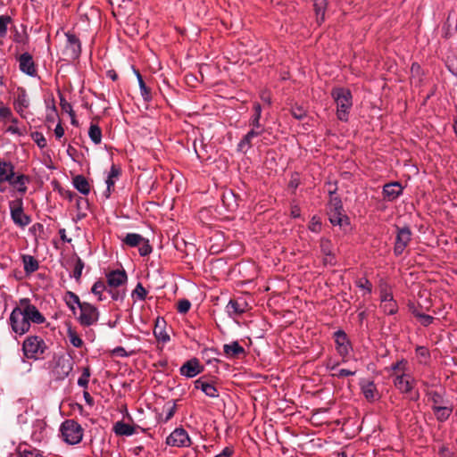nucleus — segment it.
I'll list each match as a JSON object with an SVG mask.
<instances>
[{"label": "nucleus", "instance_id": "nucleus-11", "mask_svg": "<svg viewBox=\"0 0 457 457\" xmlns=\"http://www.w3.org/2000/svg\"><path fill=\"white\" fill-rule=\"evenodd\" d=\"M19 306L22 312L25 314L29 323L33 322L36 324H42L45 322V317L35 305L30 303L29 299H21Z\"/></svg>", "mask_w": 457, "mask_h": 457}, {"label": "nucleus", "instance_id": "nucleus-64", "mask_svg": "<svg viewBox=\"0 0 457 457\" xmlns=\"http://www.w3.org/2000/svg\"><path fill=\"white\" fill-rule=\"evenodd\" d=\"M62 108L66 111V112H69L70 114L73 112L72 111V108L71 106V104H69L68 103L64 102L63 99H62Z\"/></svg>", "mask_w": 457, "mask_h": 457}, {"label": "nucleus", "instance_id": "nucleus-18", "mask_svg": "<svg viewBox=\"0 0 457 457\" xmlns=\"http://www.w3.org/2000/svg\"><path fill=\"white\" fill-rule=\"evenodd\" d=\"M19 67L20 70L31 77L36 76L37 69L33 61L32 56L29 53H24L20 55L19 59Z\"/></svg>", "mask_w": 457, "mask_h": 457}, {"label": "nucleus", "instance_id": "nucleus-61", "mask_svg": "<svg viewBox=\"0 0 457 457\" xmlns=\"http://www.w3.org/2000/svg\"><path fill=\"white\" fill-rule=\"evenodd\" d=\"M112 353L114 355L120 356V357H126V356H128V353H127L126 350L123 347H121V346L114 348L113 351H112Z\"/></svg>", "mask_w": 457, "mask_h": 457}, {"label": "nucleus", "instance_id": "nucleus-55", "mask_svg": "<svg viewBox=\"0 0 457 457\" xmlns=\"http://www.w3.org/2000/svg\"><path fill=\"white\" fill-rule=\"evenodd\" d=\"M138 85H139L140 92H141V95H142L143 98L145 101L150 100L151 99V93H150V90L145 86V83L144 81H141V83L138 84Z\"/></svg>", "mask_w": 457, "mask_h": 457}, {"label": "nucleus", "instance_id": "nucleus-23", "mask_svg": "<svg viewBox=\"0 0 457 457\" xmlns=\"http://www.w3.org/2000/svg\"><path fill=\"white\" fill-rule=\"evenodd\" d=\"M15 175V167L10 161L0 157V185L10 181L12 176Z\"/></svg>", "mask_w": 457, "mask_h": 457}, {"label": "nucleus", "instance_id": "nucleus-2", "mask_svg": "<svg viewBox=\"0 0 457 457\" xmlns=\"http://www.w3.org/2000/svg\"><path fill=\"white\" fill-rule=\"evenodd\" d=\"M332 96L337 104V118L342 121H346L353 105L350 90L343 87L336 88L332 91Z\"/></svg>", "mask_w": 457, "mask_h": 457}, {"label": "nucleus", "instance_id": "nucleus-16", "mask_svg": "<svg viewBox=\"0 0 457 457\" xmlns=\"http://www.w3.org/2000/svg\"><path fill=\"white\" fill-rule=\"evenodd\" d=\"M422 385L425 386V394L431 403L432 410L435 406H442L450 403V402L445 397V390L437 391L428 389V384L426 381H422Z\"/></svg>", "mask_w": 457, "mask_h": 457}, {"label": "nucleus", "instance_id": "nucleus-40", "mask_svg": "<svg viewBox=\"0 0 457 457\" xmlns=\"http://www.w3.org/2000/svg\"><path fill=\"white\" fill-rule=\"evenodd\" d=\"M88 136L93 143L98 145L102 141V131L101 129L96 125L91 124L88 129Z\"/></svg>", "mask_w": 457, "mask_h": 457}, {"label": "nucleus", "instance_id": "nucleus-41", "mask_svg": "<svg viewBox=\"0 0 457 457\" xmlns=\"http://www.w3.org/2000/svg\"><path fill=\"white\" fill-rule=\"evenodd\" d=\"M104 291H108V286H106L103 281H96L92 288L91 292L97 296L98 301H103L104 298L103 297V294Z\"/></svg>", "mask_w": 457, "mask_h": 457}, {"label": "nucleus", "instance_id": "nucleus-6", "mask_svg": "<svg viewBox=\"0 0 457 457\" xmlns=\"http://www.w3.org/2000/svg\"><path fill=\"white\" fill-rule=\"evenodd\" d=\"M99 319V312L93 304L83 302L79 304V313L77 320L83 327H90L96 324Z\"/></svg>", "mask_w": 457, "mask_h": 457}, {"label": "nucleus", "instance_id": "nucleus-27", "mask_svg": "<svg viewBox=\"0 0 457 457\" xmlns=\"http://www.w3.org/2000/svg\"><path fill=\"white\" fill-rule=\"evenodd\" d=\"M261 115H262L261 104L258 103H255L253 104V113L249 120V125L252 127V129H254L263 132L264 127H263V125H262L260 123Z\"/></svg>", "mask_w": 457, "mask_h": 457}, {"label": "nucleus", "instance_id": "nucleus-45", "mask_svg": "<svg viewBox=\"0 0 457 457\" xmlns=\"http://www.w3.org/2000/svg\"><path fill=\"white\" fill-rule=\"evenodd\" d=\"M11 22V17L7 15L0 16V37H4L7 33V26Z\"/></svg>", "mask_w": 457, "mask_h": 457}, {"label": "nucleus", "instance_id": "nucleus-56", "mask_svg": "<svg viewBox=\"0 0 457 457\" xmlns=\"http://www.w3.org/2000/svg\"><path fill=\"white\" fill-rule=\"evenodd\" d=\"M357 286L359 287H361L363 289H366L368 293H370L371 291V284L370 282L366 279V278H361L358 282H357Z\"/></svg>", "mask_w": 457, "mask_h": 457}, {"label": "nucleus", "instance_id": "nucleus-49", "mask_svg": "<svg viewBox=\"0 0 457 457\" xmlns=\"http://www.w3.org/2000/svg\"><path fill=\"white\" fill-rule=\"evenodd\" d=\"M291 113L297 120H302L306 116L305 109L300 105L293 106L291 109Z\"/></svg>", "mask_w": 457, "mask_h": 457}, {"label": "nucleus", "instance_id": "nucleus-37", "mask_svg": "<svg viewBox=\"0 0 457 457\" xmlns=\"http://www.w3.org/2000/svg\"><path fill=\"white\" fill-rule=\"evenodd\" d=\"M113 430L119 436H131L135 433V429L129 424L119 421L114 425Z\"/></svg>", "mask_w": 457, "mask_h": 457}, {"label": "nucleus", "instance_id": "nucleus-36", "mask_svg": "<svg viewBox=\"0 0 457 457\" xmlns=\"http://www.w3.org/2000/svg\"><path fill=\"white\" fill-rule=\"evenodd\" d=\"M64 301H65L66 304L68 305V307L71 309V311L75 315H76L75 306L77 305L79 308V304H81L83 303V302H80L79 296L71 291H67L65 293Z\"/></svg>", "mask_w": 457, "mask_h": 457}, {"label": "nucleus", "instance_id": "nucleus-7", "mask_svg": "<svg viewBox=\"0 0 457 457\" xmlns=\"http://www.w3.org/2000/svg\"><path fill=\"white\" fill-rule=\"evenodd\" d=\"M9 208L11 218L16 226L24 228L31 222L30 217L23 211V201L21 198L11 201Z\"/></svg>", "mask_w": 457, "mask_h": 457}, {"label": "nucleus", "instance_id": "nucleus-29", "mask_svg": "<svg viewBox=\"0 0 457 457\" xmlns=\"http://www.w3.org/2000/svg\"><path fill=\"white\" fill-rule=\"evenodd\" d=\"M164 323L165 322H164L163 320L157 319L156 320V323H155V327H154V335L156 337V339L159 342H162L163 344H165L168 341H170V336L165 331L164 327H163Z\"/></svg>", "mask_w": 457, "mask_h": 457}, {"label": "nucleus", "instance_id": "nucleus-50", "mask_svg": "<svg viewBox=\"0 0 457 457\" xmlns=\"http://www.w3.org/2000/svg\"><path fill=\"white\" fill-rule=\"evenodd\" d=\"M138 251L141 256H146L152 252V247L147 239L144 237L142 243L138 245Z\"/></svg>", "mask_w": 457, "mask_h": 457}, {"label": "nucleus", "instance_id": "nucleus-34", "mask_svg": "<svg viewBox=\"0 0 457 457\" xmlns=\"http://www.w3.org/2000/svg\"><path fill=\"white\" fill-rule=\"evenodd\" d=\"M74 187L83 195L90 192V186L87 179L81 175H78L73 179Z\"/></svg>", "mask_w": 457, "mask_h": 457}, {"label": "nucleus", "instance_id": "nucleus-54", "mask_svg": "<svg viewBox=\"0 0 457 457\" xmlns=\"http://www.w3.org/2000/svg\"><path fill=\"white\" fill-rule=\"evenodd\" d=\"M309 228L312 232L318 233V232H320V230L321 228V222L320 221L319 219H317L316 217H313L312 219V221H311L310 225H309Z\"/></svg>", "mask_w": 457, "mask_h": 457}, {"label": "nucleus", "instance_id": "nucleus-63", "mask_svg": "<svg viewBox=\"0 0 457 457\" xmlns=\"http://www.w3.org/2000/svg\"><path fill=\"white\" fill-rule=\"evenodd\" d=\"M380 297H381V303L388 302L389 299H394L393 298V295L391 293H388V292H382Z\"/></svg>", "mask_w": 457, "mask_h": 457}, {"label": "nucleus", "instance_id": "nucleus-13", "mask_svg": "<svg viewBox=\"0 0 457 457\" xmlns=\"http://www.w3.org/2000/svg\"><path fill=\"white\" fill-rule=\"evenodd\" d=\"M166 444L174 447H188L191 445V440L183 428H177L166 438Z\"/></svg>", "mask_w": 457, "mask_h": 457}, {"label": "nucleus", "instance_id": "nucleus-14", "mask_svg": "<svg viewBox=\"0 0 457 457\" xmlns=\"http://www.w3.org/2000/svg\"><path fill=\"white\" fill-rule=\"evenodd\" d=\"M29 106V98L26 90L19 87L15 93L13 100V107L21 118H26V110Z\"/></svg>", "mask_w": 457, "mask_h": 457}, {"label": "nucleus", "instance_id": "nucleus-62", "mask_svg": "<svg viewBox=\"0 0 457 457\" xmlns=\"http://www.w3.org/2000/svg\"><path fill=\"white\" fill-rule=\"evenodd\" d=\"M54 135L59 139L64 135V129L60 123H58L54 129Z\"/></svg>", "mask_w": 457, "mask_h": 457}, {"label": "nucleus", "instance_id": "nucleus-12", "mask_svg": "<svg viewBox=\"0 0 457 457\" xmlns=\"http://www.w3.org/2000/svg\"><path fill=\"white\" fill-rule=\"evenodd\" d=\"M66 43L62 52L65 58L75 60L79 58L81 53V45L79 39L71 32L65 33Z\"/></svg>", "mask_w": 457, "mask_h": 457}, {"label": "nucleus", "instance_id": "nucleus-24", "mask_svg": "<svg viewBox=\"0 0 457 457\" xmlns=\"http://www.w3.org/2000/svg\"><path fill=\"white\" fill-rule=\"evenodd\" d=\"M262 133L263 132L257 129H251V130L238 143V150L246 152L251 147L253 138L261 136Z\"/></svg>", "mask_w": 457, "mask_h": 457}, {"label": "nucleus", "instance_id": "nucleus-57", "mask_svg": "<svg viewBox=\"0 0 457 457\" xmlns=\"http://www.w3.org/2000/svg\"><path fill=\"white\" fill-rule=\"evenodd\" d=\"M21 457H40V453L36 450H23Z\"/></svg>", "mask_w": 457, "mask_h": 457}, {"label": "nucleus", "instance_id": "nucleus-32", "mask_svg": "<svg viewBox=\"0 0 457 457\" xmlns=\"http://www.w3.org/2000/svg\"><path fill=\"white\" fill-rule=\"evenodd\" d=\"M223 351L228 357H235L245 353L244 347L237 341L224 345Z\"/></svg>", "mask_w": 457, "mask_h": 457}, {"label": "nucleus", "instance_id": "nucleus-28", "mask_svg": "<svg viewBox=\"0 0 457 457\" xmlns=\"http://www.w3.org/2000/svg\"><path fill=\"white\" fill-rule=\"evenodd\" d=\"M195 388L202 390L209 397L216 398L219 396L216 387L209 382L197 379L195 382Z\"/></svg>", "mask_w": 457, "mask_h": 457}, {"label": "nucleus", "instance_id": "nucleus-39", "mask_svg": "<svg viewBox=\"0 0 457 457\" xmlns=\"http://www.w3.org/2000/svg\"><path fill=\"white\" fill-rule=\"evenodd\" d=\"M0 120L18 124V120L13 116L12 110L4 105L0 106Z\"/></svg>", "mask_w": 457, "mask_h": 457}, {"label": "nucleus", "instance_id": "nucleus-47", "mask_svg": "<svg viewBox=\"0 0 457 457\" xmlns=\"http://www.w3.org/2000/svg\"><path fill=\"white\" fill-rule=\"evenodd\" d=\"M416 354L418 358L420 359V362H427V361L429 359V352L428 350L424 346H419L416 348Z\"/></svg>", "mask_w": 457, "mask_h": 457}, {"label": "nucleus", "instance_id": "nucleus-35", "mask_svg": "<svg viewBox=\"0 0 457 457\" xmlns=\"http://www.w3.org/2000/svg\"><path fill=\"white\" fill-rule=\"evenodd\" d=\"M22 263L24 270L28 274L33 273L39 267L38 262L33 256L28 254L22 256Z\"/></svg>", "mask_w": 457, "mask_h": 457}, {"label": "nucleus", "instance_id": "nucleus-8", "mask_svg": "<svg viewBox=\"0 0 457 457\" xmlns=\"http://www.w3.org/2000/svg\"><path fill=\"white\" fill-rule=\"evenodd\" d=\"M9 320L12 331L17 335H24L30 328V323L19 305L11 312Z\"/></svg>", "mask_w": 457, "mask_h": 457}, {"label": "nucleus", "instance_id": "nucleus-10", "mask_svg": "<svg viewBox=\"0 0 457 457\" xmlns=\"http://www.w3.org/2000/svg\"><path fill=\"white\" fill-rule=\"evenodd\" d=\"M74 365L73 359L69 355L59 356L53 369V376L57 380H63L71 372Z\"/></svg>", "mask_w": 457, "mask_h": 457}, {"label": "nucleus", "instance_id": "nucleus-44", "mask_svg": "<svg viewBox=\"0 0 457 457\" xmlns=\"http://www.w3.org/2000/svg\"><path fill=\"white\" fill-rule=\"evenodd\" d=\"M90 377V370L88 367L83 369L82 375L78 379V385L81 387L87 388Z\"/></svg>", "mask_w": 457, "mask_h": 457}, {"label": "nucleus", "instance_id": "nucleus-38", "mask_svg": "<svg viewBox=\"0 0 457 457\" xmlns=\"http://www.w3.org/2000/svg\"><path fill=\"white\" fill-rule=\"evenodd\" d=\"M143 240H144V237L139 234L128 233L125 236L123 242L130 247H135V246H138L142 243Z\"/></svg>", "mask_w": 457, "mask_h": 457}, {"label": "nucleus", "instance_id": "nucleus-20", "mask_svg": "<svg viewBox=\"0 0 457 457\" xmlns=\"http://www.w3.org/2000/svg\"><path fill=\"white\" fill-rule=\"evenodd\" d=\"M29 182L30 179L28 176L15 172V175L12 176L10 181H7L6 183H8L14 189H16L17 192L20 193L21 195H24L28 190L27 186Z\"/></svg>", "mask_w": 457, "mask_h": 457}, {"label": "nucleus", "instance_id": "nucleus-30", "mask_svg": "<svg viewBox=\"0 0 457 457\" xmlns=\"http://www.w3.org/2000/svg\"><path fill=\"white\" fill-rule=\"evenodd\" d=\"M320 249L322 253L325 255L324 262L325 263L334 264L335 259L333 256V246L329 240L321 239L320 241Z\"/></svg>", "mask_w": 457, "mask_h": 457}, {"label": "nucleus", "instance_id": "nucleus-33", "mask_svg": "<svg viewBox=\"0 0 457 457\" xmlns=\"http://www.w3.org/2000/svg\"><path fill=\"white\" fill-rule=\"evenodd\" d=\"M327 4V0H314L313 7L316 15V21L319 24L325 21Z\"/></svg>", "mask_w": 457, "mask_h": 457}, {"label": "nucleus", "instance_id": "nucleus-60", "mask_svg": "<svg viewBox=\"0 0 457 457\" xmlns=\"http://www.w3.org/2000/svg\"><path fill=\"white\" fill-rule=\"evenodd\" d=\"M7 132H10V133L15 134V135H22V131L20 129V128L15 123H12V125L8 127Z\"/></svg>", "mask_w": 457, "mask_h": 457}, {"label": "nucleus", "instance_id": "nucleus-26", "mask_svg": "<svg viewBox=\"0 0 457 457\" xmlns=\"http://www.w3.org/2000/svg\"><path fill=\"white\" fill-rule=\"evenodd\" d=\"M453 410V405L451 403H447L442 406H435L432 411L437 421L445 422L451 416Z\"/></svg>", "mask_w": 457, "mask_h": 457}, {"label": "nucleus", "instance_id": "nucleus-4", "mask_svg": "<svg viewBox=\"0 0 457 457\" xmlns=\"http://www.w3.org/2000/svg\"><path fill=\"white\" fill-rule=\"evenodd\" d=\"M63 440L69 445L79 444L83 437V428L73 420H65L61 426Z\"/></svg>", "mask_w": 457, "mask_h": 457}, {"label": "nucleus", "instance_id": "nucleus-9", "mask_svg": "<svg viewBox=\"0 0 457 457\" xmlns=\"http://www.w3.org/2000/svg\"><path fill=\"white\" fill-rule=\"evenodd\" d=\"M328 220L334 226L342 227L344 224L348 223L347 217L344 214L341 201L337 197L330 200L328 209Z\"/></svg>", "mask_w": 457, "mask_h": 457}, {"label": "nucleus", "instance_id": "nucleus-48", "mask_svg": "<svg viewBox=\"0 0 457 457\" xmlns=\"http://www.w3.org/2000/svg\"><path fill=\"white\" fill-rule=\"evenodd\" d=\"M413 315L419 319L420 322L423 326H426V327L430 325L433 322V320H434V318L432 316L427 315V314H424V313H421V312H413Z\"/></svg>", "mask_w": 457, "mask_h": 457}, {"label": "nucleus", "instance_id": "nucleus-21", "mask_svg": "<svg viewBox=\"0 0 457 457\" xmlns=\"http://www.w3.org/2000/svg\"><path fill=\"white\" fill-rule=\"evenodd\" d=\"M247 310V303L243 299H231L227 306L226 312L229 317H237L243 314Z\"/></svg>", "mask_w": 457, "mask_h": 457}, {"label": "nucleus", "instance_id": "nucleus-43", "mask_svg": "<svg viewBox=\"0 0 457 457\" xmlns=\"http://www.w3.org/2000/svg\"><path fill=\"white\" fill-rule=\"evenodd\" d=\"M68 337L71 344L77 348H79L83 345V340L72 329L68 330Z\"/></svg>", "mask_w": 457, "mask_h": 457}, {"label": "nucleus", "instance_id": "nucleus-46", "mask_svg": "<svg viewBox=\"0 0 457 457\" xmlns=\"http://www.w3.org/2000/svg\"><path fill=\"white\" fill-rule=\"evenodd\" d=\"M146 295H147V291L145 290V288L142 286L141 283H138L137 286H136V288L134 289L133 293H132V296H137V298L138 300H145V297H146Z\"/></svg>", "mask_w": 457, "mask_h": 457}, {"label": "nucleus", "instance_id": "nucleus-19", "mask_svg": "<svg viewBox=\"0 0 457 457\" xmlns=\"http://www.w3.org/2000/svg\"><path fill=\"white\" fill-rule=\"evenodd\" d=\"M403 191L399 182H390L383 187V196L386 201L392 202L397 199Z\"/></svg>", "mask_w": 457, "mask_h": 457}, {"label": "nucleus", "instance_id": "nucleus-3", "mask_svg": "<svg viewBox=\"0 0 457 457\" xmlns=\"http://www.w3.org/2000/svg\"><path fill=\"white\" fill-rule=\"evenodd\" d=\"M108 293L113 300H121L125 295L124 290L120 287L127 282L128 277L124 270H112L106 275Z\"/></svg>", "mask_w": 457, "mask_h": 457}, {"label": "nucleus", "instance_id": "nucleus-15", "mask_svg": "<svg viewBox=\"0 0 457 457\" xmlns=\"http://www.w3.org/2000/svg\"><path fill=\"white\" fill-rule=\"evenodd\" d=\"M411 239V232L404 227L397 229L394 252L395 255H401Z\"/></svg>", "mask_w": 457, "mask_h": 457}, {"label": "nucleus", "instance_id": "nucleus-51", "mask_svg": "<svg viewBox=\"0 0 457 457\" xmlns=\"http://www.w3.org/2000/svg\"><path fill=\"white\" fill-rule=\"evenodd\" d=\"M83 268H84V262L81 261V259L79 258L76 261V263L74 265V270H73V278L76 280H79V278L82 275Z\"/></svg>", "mask_w": 457, "mask_h": 457}, {"label": "nucleus", "instance_id": "nucleus-17", "mask_svg": "<svg viewBox=\"0 0 457 457\" xmlns=\"http://www.w3.org/2000/svg\"><path fill=\"white\" fill-rule=\"evenodd\" d=\"M334 337L337 351L345 359L352 350L347 336L344 331L337 330L334 333Z\"/></svg>", "mask_w": 457, "mask_h": 457}, {"label": "nucleus", "instance_id": "nucleus-5", "mask_svg": "<svg viewBox=\"0 0 457 457\" xmlns=\"http://www.w3.org/2000/svg\"><path fill=\"white\" fill-rule=\"evenodd\" d=\"M46 348L45 341L37 336H30L23 342L22 349L24 354L29 359H38Z\"/></svg>", "mask_w": 457, "mask_h": 457}, {"label": "nucleus", "instance_id": "nucleus-42", "mask_svg": "<svg viewBox=\"0 0 457 457\" xmlns=\"http://www.w3.org/2000/svg\"><path fill=\"white\" fill-rule=\"evenodd\" d=\"M381 308L386 314L392 315L397 312L398 305L394 299H389L388 302L381 303Z\"/></svg>", "mask_w": 457, "mask_h": 457}, {"label": "nucleus", "instance_id": "nucleus-53", "mask_svg": "<svg viewBox=\"0 0 457 457\" xmlns=\"http://www.w3.org/2000/svg\"><path fill=\"white\" fill-rule=\"evenodd\" d=\"M33 138H34L35 142L37 143V145H38V147L44 148L46 146V140L41 133H38V132L35 133L33 135Z\"/></svg>", "mask_w": 457, "mask_h": 457}, {"label": "nucleus", "instance_id": "nucleus-58", "mask_svg": "<svg viewBox=\"0 0 457 457\" xmlns=\"http://www.w3.org/2000/svg\"><path fill=\"white\" fill-rule=\"evenodd\" d=\"M354 374H355V371L346 370V369H341L338 370V373L336 374V376L338 378H344V377H347V376H353Z\"/></svg>", "mask_w": 457, "mask_h": 457}, {"label": "nucleus", "instance_id": "nucleus-31", "mask_svg": "<svg viewBox=\"0 0 457 457\" xmlns=\"http://www.w3.org/2000/svg\"><path fill=\"white\" fill-rule=\"evenodd\" d=\"M361 392L368 401H375L378 398V392L373 382H366L362 384Z\"/></svg>", "mask_w": 457, "mask_h": 457}, {"label": "nucleus", "instance_id": "nucleus-52", "mask_svg": "<svg viewBox=\"0 0 457 457\" xmlns=\"http://www.w3.org/2000/svg\"><path fill=\"white\" fill-rule=\"evenodd\" d=\"M191 303L187 299H182L178 303V312L180 313H186L189 311Z\"/></svg>", "mask_w": 457, "mask_h": 457}, {"label": "nucleus", "instance_id": "nucleus-22", "mask_svg": "<svg viewBox=\"0 0 457 457\" xmlns=\"http://www.w3.org/2000/svg\"><path fill=\"white\" fill-rule=\"evenodd\" d=\"M202 371L199 361L195 358L185 362L180 368V374L187 378H194Z\"/></svg>", "mask_w": 457, "mask_h": 457}, {"label": "nucleus", "instance_id": "nucleus-25", "mask_svg": "<svg viewBox=\"0 0 457 457\" xmlns=\"http://www.w3.org/2000/svg\"><path fill=\"white\" fill-rule=\"evenodd\" d=\"M120 170L119 167L112 165L111 167V170L108 173V176L106 178L105 183H106V191H105V197L108 198L112 193V191L114 188L115 180L120 176Z\"/></svg>", "mask_w": 457, "mask_h": 457}, {"label": "nucleus", "instance_id": "nucleus-1", "mask_svg": "<svg viewBox=\"0 0 457 457\" xmlns=\"http://www.w3.org/2000/svg\"><path fill=\"white\" fill-rule=\"evenodd\" d=\"M390 376L393 378L395 386L403 394H408L412 391L416 384V379L412 377L409 363L402 359L393 363L388 368Z\"/></svg>", "mask_w": 457, "mask_h": 457}, {"label": "nucleus", "instance_id": "nucleus-59", "mask_svg": "<svg viewBox=\"0 0 457 457\" xmlns=\"http://www.w3.org/2000/svg\"><path fill=\"white\" fill-rule=\"evenodd\" d=\"M233 454V449L230 447H225L221 453L215 455L214 457H231Z\"/></svg>", "mask_w": 457, "mask_h": 457}]
</instances>
